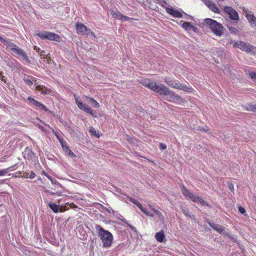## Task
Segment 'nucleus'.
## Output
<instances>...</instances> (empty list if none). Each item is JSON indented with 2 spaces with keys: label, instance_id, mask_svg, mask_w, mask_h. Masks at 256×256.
Listing matches in <instances>:
<instances>
[{
  "label": "nucleus",
  "instance_id": "nucleus-5",
  "mask_svg": "<svg viewBox=\"0 0 256 256\" xmlns=\"http://www.w3.org/2000/svg\"><path fill=\"white\" fill-rule=\"evenodd\" d=\"M164 82L169 86L182 90L186 92H192L194 90L192 87H188L185 84H182L178 80L171 78H166L164 79Z\"/></svg>",
  "mask_w": 256,
  "mask_h": 256
},
{
  "label": "nucleus",
  "instance_id": "nucleus-28",
  "mask_svg": "<svg viewBox=\"0 0 256 256\" xmlns=\"http://www.w3.org/2000/svg\"><path fill=\"white\" fill-rule=\"evenodd\" d=\"M130 200L133 204H136L139 208H141L142 205L137 200H136L133 198H131Z\"/></svg>",
  "mask_w": 256,
  "mask_h": 256
},
{
  "label": "nucleus",
  "instance_id": "nucleus-48",
  "mask_svg": "<svg viewBox=\"0 0 256 256\" xmlns=\"http://www.w3.org/2000/svg\"><path fill=\"white\" fill-rule=\"evenodd\" d=\"M183 212L186 216H190V214H189L190 212L188 208L183 210Z\"/></svg>",
  "mask_w": 256,
  "mask_h": 256
},
{
  "label": "nucleus",
  "instance_id": "nucleus-35",
  "mask_svg": "<svg viewBox=\"0 0 256 256\" xmlns=\"http://www.w3.org/2000/svg\"><path fill=\"white\" fill-rule=\"evenodd\" d=\"M69 208L66 206H62L60 209V212H62L64 211L68 210Z\"/></svg>",
  "mask_w": 256,
  "mask_h": 256
},
{
  "label": "nucleus",
  "instance_id": "nucleus-36",
  "mask_svg": "<svg viewBox=\"0 0 256 256\" xmlns=\"http://www.w3.org/2000/svg\"><path fill=\"white\" fill-rule=\"evenodd\" d=\"M0 41L2 42L5 46H6L8 43L9 42V40L5 39L2 37L0 36Z\"/></svg>",
  "mask_w": 256,
  "mask_h": 256
},
{
  "label": "nucleus",
  "instance_id": "nucleus-40",
  "mask_svg": "<svg viewBox=\"0 0 256 256\" xmlns=\"http://www.w3.org/2000/svg\"><path fill=\"white\" fill-rule=\"evenodd\" d=\"M228 188L232 192H234V184L232 183L228 184Z\"/></svg>",
  "mask_w": 256,
  "mask_h": 256
},
{
  "label": "nucleus",
  "instance_id": "nucleus-25",
  "mask_svg": "<svg viewBox=\"0 0 256 256\" xmlns=\"http://www.w3.org/2000/svg\"><path fill=\"white\" fill-rule=\"evenodd\" d=\"M40 54L42 58H47L48 62L50 61V58L47 56V54H46L44 50H42L40 52Z\"/></svg>",
  "mask_w": 256,
  "mask_h": 256
},
{
  "label": "nucleus",
  "instance_id": "nucleus-6",
  "mask_svg": "<svg viewBox=\"0 0 256 256\" xmlns=\"http://www.w3.org/2000/svg\"><path fill=\"white\" fill-rule=\"evenodd\" d=\"M36 36L42 40H47L57 42H60V36L50 32L43 31L36 34Z\"/></svg>",
  "mask_w": 256,
  "mask_h": 256
},
{
  "label": "nucleus",
  "instance_id": "nucleus-3",
  "mask_svg": "<svg viewBox=\"0 0 256 256\" xmlns=\"http://www.w3.org/2000/svg\"><path fill=\"white\" fill-rule=\"evenodd\" d=\"M204 22L216 36H220L223 34L224 27L216 20L212 18H206L204 20Z\"/></svg>",
  "mask_w": 256,
  "mask_h": 256
},
{
  "label": "nucleus",
  "instance_id": "nucleus-44",
  "mask_svg": "<svg viewBox=\"0 0 256 256\" xmlns=\"http://www.w3.org/2000/svg\"><path fill=\"white\" fill-rule=\"evenodd\" d=\"M59 142H60L62 148H63L64 146H66V142L64 139L62 140Z\"/></svg>",
  "mask_w": 256,
  "mask_h": 256
},
{
  "label": "nucleus",
  "instance_id": "nucleus-42",
  "mask_svg": "<svg viewBox=\"0 0 256 256\" xmlns=\"http://www.w3.org/2000/svg\"><path fill=\"white\" fill-rule=\"evenodd\" d=\"M120 20L122 21H126V20H130V18L128 16H124L123 14H122V16L120 17Z\"/></svg>",
  "mask_w": 256,
  "mask_h": 256
},
{
  "label": "nucleus",
  "instance_id": "nucleus-12",
  "mask_svg": "<svg viewBox=\"0 0 256 256\" xmlns=\"http://www.w3.org/2000/svg\"><path fill=\"white\" fill-rule=\"evenodd\" d=\"M76 32L79 35L85 34L88 32V29L86 26L82 23L77 22L75 24Z\"/></svg>",
  "mask_w": 256,
  "mask_h": 256
},
{
  "label": "nucleus",
  "instance_id": "nucleus-34",
  "mask_svg": "<svg viewBox=\"0 0 256 256\" xmlns=\"http://www.w3.org/2000/svg\"><path fill=\"white\" fill-rule=\"evenodd\" d=\"M154 213L159 218H161L162 220H164V216L161 212L156 210L155 211Z\"/></svg>",
  "mask_w": 256,
  "mask_h": 256
},
{
  "label": "nucleus",
  "instance_id": "nucleus-55",
  "mask_svg": "<svg viewBox=\"0 0 256 256\" xmlns=\"http://www.w3.org/2000/svg\"><path fill=\"white\" fill-rule=\"evenodd\" d=\"M24 177L25 178H29V174L28 173V172H24Z\"/></svg>",
  "mask_w": 256,
  "mask_h": 256
},
{
  "label": "nucleus",
  "instance_id": "nucleus-37",
  "mask_svg": "<svg viewBox=\"0 0 256 256\" xmlns=\"http://www.w3.org/2000/svg\"><path fill=\"white\" fill-rule=\"evenodd\" d=\"M66 153L71 158H74L76 156V154L70 149Z\"/></svg>",
  "mask_w": 256,
  "mask_h": 256
},
{
  "label": "nucleus",
  "instance_id": "nucleus-39",
  "mask_svg": "<svg viewBox=\"0 0 256 256\" xmlns=\"http://www.w3.org/2000/svg\"><path fill=\"white\" fill-rule=\"evenodd\" d=\"M28 100L31 103L33 104L34 105L35 104L36 102L38 100H36L35 99H34V98L30 97V96H29L28 97Z\"/></svg>",
  "mask_w": 256,
  "mask_h": 256
},
{
  "label": "nucleus",
  "instance_id": "nucleus-27",
  "mask_svg": "<svg viewBox=\"0 0 256 256\" xmlns=\"http://www.w3.org/2000/svg\"><path fill=\"white\" fill-rule=\"evenodd\" d=\"M227 28L231 34H236L238 32V29L235 28L227 26Z\"/></svg>",
  "mask_w": 256,
  "mask_h": 256
},
{
  "label": "nucleus",
  "instance_id": "nucleus-50",
  "mask_svg": "<svg viewBox=\"0 0 256 256\" xmlns=\"http://www.w3.org/2000/svg\"><path fill=\"white\" fill-rule=\"evenodd\" d=\"M42 174L46 176L50 180H51L52 182V178L50 176L48 175V174H46V172H42Z\"/></svg>",
  "mask_w": 256,
  "mask_h": 256
},
{
  "label": "nucleus",
  "instance_id": "nucleus-54",
  "mask_svg": "<svg viewBox=\"0 0 256 256\" xmlns=\"http://www.w3.org/2000/svg\"><path fill=\"white\" fill-rule=\"evenodd\" d=\"M200 130L201 131V132H206L208 130V128H207V126L206 127V128H200Z\"/></svg>",
  "mask_w": 256,
  "mask_h": 256
},
{
  "label": "nucleus",
  "instance_id": "nucleus-21",
  "mask_svg": "<svg viewBox=\"0 0 256 256\" xmlns=\"http://www.w3.org/2000/svg\"><path fill=\"white\" fill-rule=\"evenodd\" d=\"M44 124L46 126H47L51 130H52V132L55 135V136L56 137L57 139L60 142V140H62L63 138H61L60 136V134L57 132H56L50 126H49L48 124H46L44 122Z\"/></svg>",
  "mask_w": 256,
  "mask_h": 256
},
{
  "label": "nucleus",
  "instance_id": "nucleus-57",
  "mask_svg": "<svg viewBox=\"0 0 256 256\" xmlns=\"http://www.w3.org/2000/svg\"><path fill=\"white\" fill-rule=\"evenodd\" d=\"M40 102L38 101H37L36 102L35 104V106L38 107V105H39Z\"/></svg>",
  "mask_w": 256,
  "mask_h": 256
},
{
  "label": "nucleus",
  "instance_id": "nucleus-56",
  "mask_svg": "<svg viewBox=\"0 0 256 256\" xmlns=\"http://www.w3.org/2000/svg\"><path fill=\"white\" fill-rule=\"evenodd\" d=\"M253 110H252V112H256V104H254L253 105V107H252V108Z\"/></svg>",
  "mask_w": 256,
  "mask_h": 256
},
{
  "label": "nucleus",
  "instance_id": "nucleus-53",
  "mask_svg": "<svg viewBox=\"0 0 256 256\" xmlns=\"http://www.w3.org/2000/svg\"><path fill=\"white\" fill-rule=\"evenodd\" d=\"M69 206L72 208H76L78 207L77 206L74 204V203H70L69 204Z\"/></svg>",
  "mask_w": 256,
  "mask_h": 256
},
{
  "label": "nucleus",
  "instance_id": "nucleus-8",
  "mask_svg": "<svg viewBox=\"0 0 256 256\" xmlns=\"http://www.w3.org/2000/svg\"><path fill=\"white\" fill-rule=\"evenodd\" d=\"M6 46L9 47L13 52L15 53L19 56H20L22 60H26L28 62H30L28 57L24 50L17 46L14 43L9 41Z\"/></svg>",
  "mask_w": 256,
  "mask_h": 256
},
{
  "label": "nucleus",
  "instance_id": "nucleus-15",
  "mask_svg": "<svg viewBox=\"0 0 256 256\" xmlns=\"http://www.w3.org/2000/svg\"><path fill=\"white\" fill-rule=\"evenodd\" d=\"M36 90L40 92L42 94L46 95L52 92V90L41 84L37 85Z\"/></svg>",
  "mask_w": 256,
  "mask_h": 256
},
{
  "label": "nucleus",
  "instance_id": "nucleus-41",
  "mask_svg": "<svg viewBox=\"0 0 256 256\" xmlns=\"http://www.w3.org/2000/svg\"><path fill=\"white\" fill-rule=\"evenodd\" d=\"M224 228L222 226H220L218 228V229L217 230V232H218L219 233L221 234L224 231Z\"/></svg>",
  "mask_w": 256,
  "mask_h": 256
},
{
  "label": "nucleus",
  "instance_id": "nucleus-58",
  "mask_svg": "<svg viewBox=\"0 0 256 256\" xmlns=\"http://www.w3.org/2000/svg\"><path fill=\"white\" fill-rule=\"evenodd\" d=\"M8 66H9L10 67L12 68H14V66H10V64H8Z\"/></svg>",
  "mask_w": 256,
  "mask_h": 256
},
{
  "label": "nucleus",
  "instance_id": "nucleus-45",
  "mask_svg": "<svg viewBox=\"0 0 256 256\" xmlns=\"http://www.w3.org/2000/svg\"><path fill=\"white\" fill-rule=\"evenodd\" d=\"M160 150H165L166 148V146L163 143H160Z\"/></svg>",
  "mask_w": 256,
  "mask_h": 256
},
{
  "label": "nucleus",
  "instance_id": "nucleus-22",
  "mask_svg": "<svg viewBox=\"0 0 256 256\" xmlns=\"http://www.w3.org/2000/svg\"><path fill=\"white\" fill-rule=\"evenodd\" d=\"M87 100H89L92 102V106L94 108H98L100 106L99 103L94 99L88 96H86Z\"/></svg>",
  "mask_w": 256,
  "mask_h": 256
},
{
  "label": "nucleus",
  "instance_id": "nucleus-23",
  "mask_svg": "<svg viewBox=\"0 0 256 256\" xmlns=\"http://www.w3.org/2000/svg\"><path fill=\"white\" fill-rule=\"evenodd\" d=\"M15 166H16V164H14L12 166H11L9 168H6L0 170V176H3L6 175V174H7L9 170L11 168H14Z\"/></svg>",
  "mask_w": 256,
  "mask_h": 256
},
{
  "label": "nucleus",
  "instance_id": "nucleus-32",
  "mask_svg": "<svg viewBox=\"0 0 256 256\" xmlns=\"http://www.w3.org/2000/svg\"><path fill=\"white\" fill-rule=\"evenodd\" d=\"M40 109L44 110L45 112H48L49 110L48 108L42 104L40 103L39 105L38 106Z\"/></svg>",
  "mask_w": 256,
  "mask_h": 256
},
{
  "label": "nucleus",
  "instance_id": "nucleus-31",
  "mask_svg": "<svg viewBox=\"0 0 256 256\" xmlns=\"http://www.w3.org/2000/svg\"><path fill=\"white\" fill-rule=\"evenodd\" d=\"M208 224L211 228H212L214 230H217L218 229V228L220 226L218 224H215L213 222H208Z\"/></svg>",
  "mask_w": 256,
  "mask_h": 256
},
{
  "label": "nucleus",
  "instance_id": "nucleus-2",
  "mask_svg": "<svg viewBox=\"0 0 256 256\" xmlns=\"http://www.w3.org/2000/svg\"><path fill=\"white\" fill-rule=\"evenodd\" d=\"M96 229L98 230V236L102 241L103 246L105 248L110 247L113 240L112 234L108 230H104L98 224L96 226Z\"/></svg>",
  "mask_w": 256,
  "mask_h": 256
},
{
  "label": "nucleus",
  "instance_id": "nucleus-49",
  "mask_svg": "<svg viewBox=\"0 0 256 256\" xmlns=\"http://www.w3.org/2000/svg\"><path fill=\"white\" fill-rule=\"evenodd\" d=\"M0 79L1 80L4 81V82H6V81L4 80V76L2 74V72L0 71Z\"/></svg>",
  "mask_w": 256,
  "mask_h": 256
},
{
  "label": "nucleus",
  "instance_id": "nucleus-33",
  "mask_svg": "<svg viewBox=\"0 0 256 256\" xmlns=\"http://www.w3.org/2000/svg\"><path fill=\"white\" fill-rule=\"evenodd\" d=\"M249 76L252 80H256V72H250L249 73Z\"/></svg>",
  "mask_w": 256,
  "mask_h": 256
},
{
  "label": "nucleus",
  "instance_id": "nucleus-18",
  "mask_svg": "<svg viewBox=\"0 0 256 256\" xmlns=\"http://www.w3.org/2000/svg\"><path fill=\"white\" fill-rule=\"evenodd\" d=\"M156 239L158 242H163L165 238L164 232L162 230L156 234L155 236Z\"/></svg>",
  "mask_w": 256,
  "mask_h": 256
},
{
  "label": "nucleus",
  "instance_id": "nucleus-10",
  "mask_svg": "<svg viewBox=\"0 0 256 256\" xmlns=\"http://www.w3.org/2000/svg\"><path fill=\"white\" fill-rule=\"evenodd\" d=\"M224 11L227 14L230 19L238 21L239 20L238 14L232 7L225 6L224 8Z\"/></svg>",
  "mask_w": 256,
  "mask_h": 256
},
{
  "label": "nucleus",
  "instance_id": "nucleus-52",
  "mask_svg": "<svg viewBox=\"0 0 256 256\" xmlns=\"http://www.w3.org/2000/svg\"><path fill=\"white\" fill-rule=\"evenodd\" d=\"M148 206L149 208H150L154 212H155V211H156V209L154 208L152 206L150 205V204H148Z\"/></svg>",
  "mask_w": 256,
  "mask_h": 256
},
{
  "label": "nucleus",
  "instance_id": "nucleus-38",
  "mask_svg": "<svg viewBox=\"0 0 256 256\" xmlns=\"http://www.w3.org/2000/svg\"><path fill=\"white\" fill-rule=\"evenodd\" d=\"M238 211L240 212L241 214H244L245 216H246V214H245L246 212V210H245L244 208H242V206H240L238 207Z\"/></svg>",
  "mask_w": 256,
  "mask_h": 256
},
{
  "label": "nucleus",
  "instance_id": "nucleus-11",
  "mask_svg": "<svg viewBox=\"0 0 256 256\" xmlns=\"http://www.w3.org/2000/svg\"><path fill=\"white\" fill-rule=\"evenodd\" d=\"M23 155L24 158L28 160L34 161L36 158V154L32 152V149L28 147L26 148L23 152Z\"/></svg>",
  "mask_w": 256,
  "mask_h": 256
},
{
  "label": "nucleus",
  "instance_id": "nucleus-60",
  "mask_svg": "<svg viewBox=\"0 0 256 256\" xmlns=\"http://www.w3.org/2000/svg\"><path fill=\"white\" fill-rule=\"evenodd\" d=\"M149 161L150 162H153V161L152 160H150Z\"/></svg>",
  "mask_w": 256,
  "mask_h": 256
},
{
  "label": "nucleus",
  "instance_id": "nucleus-16",
  "mask_svg": "<svg viewBox=\"0 0 256 256\" xmlns=\"http://www.w3.org/2000/svg\"><path fill=\"white\" fill-rule=\"evenodd\" d=\"M182 26L183 28H184L186 30L190 31V30L196 32V30H198V28L192 25L190 22H184L182 25Z\"/></svg>",
  "mask_w": 256,
  "mask_h": 256
},
{
  "label": "nucleus",
  "instance_id": "nucleus-4",
  "mask_svg": "<svg viewBox=\"0 0 256 256\" xmlns=\"http://www.w3.org/2000/svg\"><path fill=\"white\" fill-rule=\"evenodd\" d=\"M182 192L183 195L186 198L194 202L199 203L202 206H206L210 207V206L200 196L192 192L186 186L182 185L181 186Z\"/></svg>",
  "mask_w": 256,
  "mask_h": 256
},
{
  "label": "nucleus",
  "instance_id": "nucleus-46",
  "mask_svg": "<svg viewBox=\"0 0 256 256\" xmlns=\"http://www.w3.org/2000/svg\"><path fill=\"white\" fill-rule=\"evenodd\" d=\"M36 176V174L34 172H31L29 176V178L30 179H34Z\"/></svg>",
  "mask_w": 256,
  "mask_h": 256
},
{
  "label": "nucleus",
  "instance_id": "nucleus-20",
  "mask_svg": "<svg viewBox=\"0 0 256 256\" xmlns=\"http://www.w3.org/2000/svg\"><path fill=\"white\" fill-rule=\"evenodd\" d=\"M110 14L112 17L115 19H120L122 13L118 11H114V10H110Z\"/></svg>",
  "mask_w": 256,
  "mask_h": 256
},
{
  "label": "nucleus",
  "instance_id": "nucleus-43",
  "mask_svg": "<svg viewBox=\"0 0 256 256\" xmlns=\"http://www.w3.org/2000/svg\"><path fill=\"white\" fill-rule=\"evenodd\" d=\"M85 34H86V35L89 34V35H90V36H94V38H96V35L94 34V32L90 31V30H88V32H86Z\"/></svg>",
  "mask_w": 256,
  "mask_h": 256
},
{
  "label": "nucleus",
  "instance_id": "nucleus-14",
  "mask_svg": "<svg viewBox=\"0 0 256 256\" xmlns=\"http://www.w3.org/2000/svg\"><path fill=\"white\" fill-rule=\"evenodd\" d=\"M166 10L167 13L171 15L174 18H179L182 16V14L178 10L172 8H166Z\"/></svg>",
  "mask_w": 256,
  "mask_h": 256
},
{
  "label": "nucleus",
  "instance_id": "nucleus-19",
  "mask_svg": "<svg viewBox=\"0 0 256 256\" xmlns=\"http://www.w3.org/2000/svg\"><path fill=\"white\" fill-rule=\"evenodd\" d=\"M48 206L50 209L55 213L60 212V208L59 205L56 204L55 203L50 202Z\"/></svg>",
  "mask_w": 256,
  "mask_h": 256
},
{
  "label": "nucleus",
  "instance_id": "nucleus-26",
  "mask_svg": "<svg viewBox=\"0 0 256 256\" xmlns=\"http://www.w3.org/2000/svg\"><path fill=\"white\" fill-rule=\"evenodd\" d=\"M146 215L148 216H150L151 217L154 216V214L150 212H149L146 208H144L142 206L141 208H140Z\"/></svg>",
  "mask_w": 256,
  "mask_h": 256
},
{
  "label": "nucleus",
  "instance_id": "nucleus-13",
  "mask_svg": "<svg viewBox=\"0 0 256 256\" xmlns=\"http://www.w3.org/2000/svg\"><path fill=\"white\" fill-rule=\"evenodd\" d=\"M206 4L212 12L216 14H220V11L216 4L214 2L210 0H207L206 2Z\"/></svg>",
  "mask_w": 256,
  "mask_h": 256
},
{
  "label": "nucleus",
  "instance_id": "nucleus-1",
  "mask_svg": "<svg viewBox=\"0 0 256 256\" xmlns=\"http://www.w3.org/2000/svg\"><path fill=\"white\" fill-rule=\"evenodd\" d=\"M140 84L152 90L160 95L166 96L165 100L169 102L178 104L184 101L183 98L180 96L163 84H158L156 82L150 81L148 79L142 80Z\"/></svg>",
  "mask_w": 256,
  "mask_h": 256
},
{
  "label": "nucleus",
  "instance_id": "nucleus-9",
  "mask_svg": "<svg viewBox=\"0 0 256 256\" xmlns=\"http://www.w3.org/2000/svg\"><path fill=\"white\" fill-rule=\"evenodd\" d=\"M76 104L78 107L81 110L84 111L86 112L89 114L94 116V110L88 106L84 104L82 102L79 100V98L76 94L74 95Z\"/></svg>",
  "mask_w": 256,
  "mask_h": 256
},
{
  "label": "nucleus",
  "instance_id": "nucleus-59",
  "mask_svg": "<svg viewBox=\"0 0 256 256\" xmlns=\"http://www.w3.org/2000/svg\"><path fill=\"white\" fill-rule=\"evenodd\" d=\"M14 61H15V62H16V65H17V64H18V62L17 61H16V60H14Z\"/></svg>",
  "mask_w": 256,
  "mask_h": 256
},
{
  "label": "nucleus",
  "instance_id": "nucleus-47",
  "mask_svg": "<svg viewBox=\"0 0 256 256\" xmlns=\"http://www.w3.org/2000/svg\"><path fill=\"white\" fill-rule=\"evenodd\" d=\"M37 126L38 128L40 129L42 132H46V130L44 129V128L40 124H38Z\"/></svg>",
  "mask_w": 256,
  "mask_h": 256
},
{
  "label": "nucleus",
  "instance_id": "nucleus-30",
  "mask_svg": "<svg viewBox=\"0 0 256 256\" xmlns=\"http://www.w3.org/2000/svg\"><path fill=\"white\" fill-rule=\"evenodd\" d=\"M90 132L92 134V135H94V136H96V138H99L100 137V135L98 134L96 130L93 128H90Z\"/></svg>",
  "mask_w": 256,
  "mask_h": 256
},
{
  "label": "nucleus",
  "instance_id": "nucleus-7",
  "mask_svg": "<svg viewBox=\"0 0 256 256\" xmlns=\"http://www.w3.org/2000/svg\"><path fill=\"white\" fill-rule=\"evenodd\" d=\"M234 47L235 48H239L243 51L248 52L256 53V47L251 45L250 44L244 42H234Z\"/></svg>",
  "mask_w": 256,
  "mask_h": 256
},
{
  "label": "nucleus",
  "instance_id": "nucleus-17",
  "mask_svg": "<svg viewBox=\"0 0 256 256\" xmlns=\"http://www.w3.org/2000/svg\"><path fill=\"white\" fill-rule=\"evenodd\" d=\"M246 18L252 25L256 27V17L254 15L247 13L246 14Z\"/></svg>",
  "mask_w": 256,
  "mask_h": 256
},
{
  "label": "nucleus",
  "instance_id": "nucleus-24",
  "mask_svg": "<svg viewBox=\"0 0 256 256\" xmlns=\"http://www.w3.org/2000/svg\"><path fill=\"white\" fill-rule=\"evenodd\" d=\"M24 82L28 86H30L32 84V82H34V83L36 82V80L35 78H32L31 79H25Z\"/></svg>",
  "mask_w": 256,
  "mask_h": 256
},
{
  "label": "nucleus",
  "instance_id": "nucleus-29",
  "mask_svg": "<svg viewBox=\"0 0 256 256\" xmlns=\"http://www.w3.org/2000/svg\"><path fill=\"white\" fill-rule=\"evenodd\" d=\"M253 105L254 104H248L244 106V108L246 110L252 112V110H253V109H252Z\"/></svg>",
  "mask_w": 256,
  "mask_h": 256
},
{
  "label": "nucleus",
  "instance_id": "nucleus-51",
  "mask_svg": "<svg viewBox=\"0 0 256 256\" xmlns=\"http://www.w3.org/2000/svg\"><path fill=\"white\" fill-rule=\"evenodd\" d=\"M62 150L65 152H66L70 150V148L67 145H66V146H64V147L62 148Z\"/></svg>",
  "mask_w": 256,
  "mask_h": 256
}]
</instances>
